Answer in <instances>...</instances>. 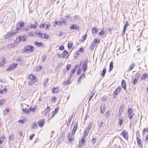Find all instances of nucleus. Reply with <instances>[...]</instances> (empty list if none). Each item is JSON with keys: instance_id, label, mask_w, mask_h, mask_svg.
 <instances>
[{"instance_id": "nucleus-1", "label": "nucleus", "mask_w": 148, "mask_h": 148, "mask_svg": "<svg viewBox=\"0 0 148 148\" xmlns=\"http://www.w3.org/2000/svg\"><path fill=\"white\" fill-rule=\"evenodd\" d=\"M34 50V47L33 46L27 45L24 47L22 52L24 53L30 52H32Z\"/></svg>"}, {"instance_id": "nucleus-2", "label": "nucleus", "mask_w": 148, "mask_h": 148, "mask_svg": "<svg viewBox=\"0 0 148 148\" xmlns=\"http://www.w3.org/2000/svg\"><path fill=\"white\" fill-rule=\"evenodd\" d=\"M28 79L30 80L28 82V85H31L36 81V75L31 74L28 75Z\"/></svg>"}, {"instance_id": "nucleus-3", "label": "nucleus", "mask_w": 148, "mask_h": 148, "mask_svg": "<svg viewBox=\"0 0 148 148\" xmlns=\"http://www.w3.org/2000/svg\"><path fill=\"white\" fill-rule=\"evenodd\" d=\"M17 33L16 32L12 31L6 34L4 37L5 39H7L8 38L11 37L15 35Z\"/></svg>"}, {"instance_id": "nucleus-4", "label": "nucleus", "mask_w": 148, "mask_h": 148, "mask_svg": "<svg viewBox=\"0 0 148 148\" xmlns=\"http://www.w3.org/2000/svg\"><path fill=\"white\" fill-rule=\"evenodd\" d=\"M37 25L38 24L37 22H35L34 24H31L26 27V30L27 31H28L31 28L35 29L36 28Z\"/></svg>"}, {"instance_id": "nucleus-5", "label": "nucleus", "mask_w": 148, "mask_h": 148, "mask_svg": "<svg viewBox=\"0 0 148 148\" xmlns=\"http://www.w3.org/2000/svg\"><path fill=\"white\" fill-rule=\"evenodd\" d=\"M127 114L129 118L130 119H132L134 115V113L131 108H128L127 110Z\"/></svg>"}, {"instance_id": "nucleus-6", "label": "nucleus", "mask_w": 148, "mask_h": 148, "mask_svg": "<svg viewBox=\"0 0 148 148\" xmlns=\"http://www.w3.org/2000/svg\"><path fill=\"white\" fill-rule=\"evenodd\" d=\"M17 65V64L13 63L9 66L7 70L8 71H11L12 69L16 67Z\"/></svg>"}, {"instance_id": "nucleus-7", "label": "nucleus", "mask_w": 148, "mask_h": 148, "mask_svg": "<svg viewBox=\"0 0 148 148\" xmlns=\"http://www.w3.org/2000/svg\"><path fill=\"white\" fill-rule=\"evenodd\" d=\"M87 63L88 61L87 60H85L84 62L83 65V71L84 72H85L87 69Z\"/></svg>"}, {"instance_id": "nucleus-8", "label": "nucleus", "mask_w": 148, "mask_h": 148, "mask_svg": "<svg viewBox=\"0 0 148 148\" xmlns=\"http://www.w3.org/2000/svg\"><path fill=\"white\" fill-rule=\"evenodd\" d=\"M136 138L137 143L138 146L140 147H142L143 145H142V141L137 136L136 137Z\"/></svg>"}, {"instance_id": "nucleus-9", "label": "nucleus", "mask_w": 148, "mask_h": 148, "mask_svg": "<svg viewBox=\"0 0 148 148\" xmlns=\"http://www.w3.org/2000/svg\"><path fill=\"white\" fill-rule=\"evenodd\" d=\"M74 135H72V134H71L69 132L68 135V139L69 141L71 142L73 141V136Z\"/></svg>"}, {"instance_id": "nucleus-10", "label": "nucleus", "mask_w": 148, "mask_h": 148, "mask_svg": "<svg viewBox=\"0 0 148 148\" xmlns=\"http://www.w3.org/2000/svg\"><path fill=\"white\" fill-rule=\"evenodd\" d=\"M70 29L71 30L79 29V27L77 25L72 24L71 25V26L70 27Z\"/></svg>"}, {"instance_id": "nucleus-11", "label": "nucleus", "mask_w": 148, "mask_h": 148, "mask_svg": "<svg viewBox=\"0 0 148 148\" xmlns=\"http://www.w3.org/2000/svg\"><path fill=\"white\" fill-rule=\"evenodd\" d=\"M122 135L125 139L127 140L128 138V133L125 130L123 131Z\"/></svg>"}, {"instance_id": "nucleus-12", "label": "nucleus", "mask_w": 148, "mask_h": 148, "mask_svg": "<svg viewBox=\"0 0 148 148\" xmlns=\"http://www.w3.org/2000/svg\"><path fill=\"white\" fill-rule=\"evenodd\" d=\"M77 123H75L74 126L73 127V128L72 130V135H74L76 132V130H77Z\"/></svg>"}, {"instance_id": "nucleus-13", "label": "nucleus", "mask_w": 148, "mask_h": 148, "mask_svg": "<svg viewBox=\"0 0 148 148\" xmlns=\"http://www.w3.org/2000/svg\"><path fill=\"white\" fill-rule=\"evenodd\" d=\"M68 52L64 50L62 53V57L64 58H67L68 55Z\"/></svg>"}, {"instance_id": "nucleus-14", "label": "nucleus", "mask_w": 148, "mask_h": 148, "mask_svg": "<svg viewBox=\"0 0 148 148\" xmlns=\"http://www.w3.org/2000/svg\"><path fill=\"white\" fill-rule=\"evenodd\" d=\"M84 130L85 131L84 133V135L83 136L84 137H85L88 135L90 131L89 130H87V128L86 127L84 128Z\"/></svg>"}, {"instance_id": "nucleus-15", "label": "nucleus", "mask_w": 148, "mask_h": 148, "mask_svg": "<svg viewBox=\"0 0 148 148\" xmlns=\"http://www.w3.org/2000/svg\"><path fill=\"white\" fill-rule=\"evenodd\" d=\"M122 86L123 88H124L125 90H126V84L125 82V81L123 79L122 81L121 82Z\"/></svg>"}, {"instance_id": "nucleus-16", "label": "nucleus", "mask_w": 148, "mask_h": 148, "mask_svg": "<svg viewBox=\"0 0 148 148\" xmlns=\"http://www.w3.org/2000/svg\"><path fill=\"white\" fill-rule=\"evenodd\" d=\"M44 121V119H42L40 121H39L38 122V124L40 127H42L43 125Z\"/></svg>"}, {"instance_id": "nucleus-17", "label": "nucleus", "mask_w": 148, "mask_h": 148, "mask_svg": "<svg viewBox=\"0 0 148 148\" xmlns=\"http://www.w3.org/2000/svg\"><path fill=\"white\" fill-rule=\"evenodd\" d=\"M93 124V122L92 121H90L89 122L88 128H87L88 130L90 131L92 126Z\"/></svg>"}, {"instance_id": "nucleus-18", "label": "nucleus", "mask_w": 148, "mask_h": 148, "mask_svg": "<svg viewBox=\"0 0 148 148\" xmlns=\"http://www.w3.org/2000/svg\"><path fill=\"white\" fill-rule=\"evenodd\" d=\"M4 58L3 57L0 59V66H3L4 62Z\"/></svg>"}, {"instance_id": "nucleus-19", "label": "nucleus", "mask_w": 148, "mask_h": 148, "mask_svg": "<svg viewBox=\"0 0 148 148\" xmlns=\"http://www.w3.org/2000/svg\"><path fill=\"white\" fill-rule=\"evenodd\" d=\"M106 109L105 106L103 105L101 107V112L102 113H103L105 112Z\"/></svg>"}, {"instance_id": "nucleus-20", "label": "nucleus", "mask_w": 148, "mask_h": 148, "mask_svg": "<svg viewBox=\"0 0 148 148\" xmlns=\"http://www.w3.org/2000/svg\"><path fill=\"white\" fill-rule=\"evenodd\" d=\"M85 141V139L84 138H82L79 142V146H80V145L82 146V145H83L84 144Z\"/></svg>"}, {"instance_id": "nucleus-21", "label": "nucleus", "mask_w": 148, "mask_h": 148, "mask_svg": "<svg viewBox=\"0 0 148 148\" xmlns=\"http://www.w3.org/2000/svg\"><path fill=\"white\" fill-rule=\"evenodd\" d=\"M100 42V40L97 38H95L93 42L95 45H96V43H99Z\"/></svg>"}, {"instance_id": "nucleus-22", "label": "nucleus", "mask_w": 148, "mask_h": 148, "mask_svg": "<svg viewBox=\"0 0 148 148\" xmlns=\"http://www.w3.org/2000/svg\"><path fill=\"white\" fill-rule=\"evenodd\" d=\"M98 31V30L95 27H93L92 29V33L93 34L96 33Z\"/></svg>"}, {"instance_id": "nucleus-23", "label": "nucleus", "mask_w": 148, "mask_h": 148, "mask_svg": "<svg viewBox=\"0 0 148 148\" xmlns=\"http://www.w3.org/2000/svg\"><path fill=\"white\" fill-rule=\"evenodd\" d=\"M58 108H56L54 111V112H53V114H52L51 118H52L57 113V112H58Z\"/></svg>"}, {"instance_id": "nucleus-24", "label": "nucleus", "mask_w": 148, "mask_h": 148, "mask_svg": "<svg viewBox=\"0 0 148 148\" xmlns=\"http://www.w3.org/2000/svg\"><path fill=\"white\" fill-rule=\"evenodd\" d=\"M123 105H121L120 107V109L119 111V113L120 115H121L122 112L123 111Z\"/></svg>"}, {"instance_id": "nucleus-25", "label": "nucleus", "mask_w": 148, "mask_h": 148, "mask_svg": "<svg viewBox=\"0 0 148 148\" xmlns=\"http://www.w3.org/2000/svg\"><path fill=\"white\" fill-rule=\"evenodd\" d=\"M34 44L36 46L40 47L42 46V43L41 42H38L36 41L34 42Z\"/></svg>"}, {"instance_id": "nucleus-26", "label": "nucleus", "mask_w": 148, "mask_h": 148, "mask_svg": "<svg viewBox=\"0 0 148 148\" xmlns=\"http://www.w3.org/2000/svg\"><path fill=\"white\" fill-rule=\"evenodd\" d=\"M22 111L25 113H27L28 114H29L30 112L29 110L27 109L26 108L24 109H22Z\"/></svg>"}, {"instance_id": "nucleus-27", "label": "nucleus", "mask_w": 148, "mask_h": 148, "mask_svg": "<svg viewBox=\"0 0 148 148\" xmlns=\"http://www.w3.org/2000/svg\"><path fill=\"white\" fill-rule=\"evenodd\" d=\"M113 63L112 62H111L110 64L109 71H111L113 69Z\"/></svg>"}, {"instance_id": "nucleus-28", "label": "nucleus", "mask_w": 148, "mask_h": 148, "mask_svg": "<svg viewBox=\"0 0 148 148\" xmlns=\"http://www.w3.org/2000/svg\"><path fill=\"white\" fill-rule=\"evenodd\" d=\"M134 66V64H131L129 66V69L128 70V71H130L132 69H133Z\"/></svg>"}, {"instance_id": "nucleus-29", "label": "nucleus", "mask_w": 148, "mask_h": 148, "mask_svg": "<svg viewBox=\"0 0 148 148\" xmlns=\"http://www.w3.org/2000/svg\"><path fill=\"white\" fill-rule=\"evenodd\" d=\"M59 90V88H53L52 90V91L53 93H56Z\"/></svg>"}, {"instance_id": "nucleus-30", "label": "nucleus", "mask_w": 148, "mask_h": 148, "mask_svg": "<svg viewBox=\"0 0 148 148\" xmlns=\"http://www.w3.org/2000/svg\"><path fill=\"white\" fill-rule=\"evenodd\" d=\"M87 38V35L85 34L83 36L82 38L81 39V40L82 42H84L86 39Z\"/></svg>"}, {"instance_id": "nucleus-31", "label": "nucleus", "mask_w": 148, "mask_h": 148, "mask_svg": "<svg viewBox=\"0 0 148 148\" xmlns=\"http://www.w3.org/2000/svg\"><path fill=\"white\" fill-rule=\"evenodd\" d=\"M19 40L22 42H24L25 41V39L23 36H19Z\"/></svg>"}, {"instance_id": "nucleus-32", "label": "nucleus", "mask_w": 148, "mask_h": 148, "mask_svg": "<svg viewBox=\"0 0 148 148\" xmlns=\"http://www.w3.org/2000/svg\"><path fill=\"white\" fill-rule=\"evenodd\" d=\"M45 33H38V35L40 37H41L42 38H44Z\"/></svg>"}, {"instance_id": "nucleus-33", "label": "nucleus", "mask_w": 148, "mask_h": 148, "mask_svg": "<svg viewBox=\"0 0 148 148\" xmlns=\"http://www.w3.org/2000/svg\"><path fill=\"white\" fill-rule=\"evenodd\" d=\"M138 80V79L137 78H135L132 81V83L134 84H136Z\"/></svg>"}, {"instance_id": "nucleus-34", "label": "nucleus", "mask_w": 148, "mask_h": 148, "mask_svg": "<svg viewBox=\"0 0 148 148\" xmlns=\"http://www.w3.org/2000/svg\"><path fill=\"white\" fill-rule=\"evenodd\" d=\"M146 77L147 74L145 73L143 74L141 77V79L144 80Z\"/></svg>"}, {"instance_id": "nucleus-35", "label": "nucleus", "mask_w": 148, "mask_h": 148, "mask_svg": "<svg viewBox=\"0 0 148 148\" xmlns=\"http://www.w3.org/2000/svg\"><path fill=\"white\" fill-rule=\"evenodd\" d=\"M67 20H68V19L66 18H65L64 20H62L63 25L64 24L66 26L67 25V23L66 21Z\"/></svg>"}, {"instance_id": "nucleus-36", "label": "nucleus", "mask_w": 148, "mask_h": 148, "mask_svg": "<svg viewBox=\"0 0 148 148\" xmlns=\"http://www.w3.org/2000/svg\"><path fill=\"white\" fill-rule=\"evenodd\" d=\"M106 69L104 68L103 70L102 71V73L101 74V75L103 77L104 76L105 74L106 73Z\"/></svg>"}, {"instance_id": "nucleus-37", "label": "nucleus", "mask_w": 148, "mask_h": 148, "mask_svg": "<svg viewBox=\"0 0 148 148\" xmlns=\"http://www.w3.org/2000/svg\"><path fill=\"white\" fill-rule=\"evenodd\" d=\"M29 112L31 111L33 112H34L36 111V110L34 108H32V107L29 108Z\"/></svg>"}, {"instance_id": "nucleus-38", "label": "nucleus", "mask_w": 148, "mask_h": 148, "mask_svg": "<svg viewBox=\"0 0 148 148\" xmlns=\"http://www.w3.org/2000/svg\"><path fill=\"white\" fill-rule=\"evenodd\" d=\"M21 27H21L19 25H18L17 26V27H16V29L14 31L16 32H17V30H20L21 29Z\"/></svg>"}, {"instance_id": "nucleus-39", "label": "nucleus", "mask_w": 148, "mask_h": 148, "mask_svg": "<svg viewBox=\"0 0 148 148\" xmlns=\"http://www.w3.org/2000/svg\"><path fill=\"white\" fill-rule=\"evenodd\" d=\"M6 90L7 89L6 88H4L3 90L0 89V93L3 94V92H5Z\"/></svg>"}, {"instance_id": "nucleus-40", "label": "nucleus", "mask_w": 148, "mask_h": 148, "mask_svg": "<svg viewBox=\"0 0 148 148\" xmlns=\"http://www.w3.org/2000/svg\"><path fill=\"white\" fill-rule=\"evenodd\" d=\"M7 46L8 47L12 48L14 46V45L13 44H9L7 45Z\"/></svg>"}, {"instance_id": "nucleus-41", "label": "nucleus", "mask_w": 148, "mask_h": 148, "mask_svg": "<svg viewBox=\"0 0 148 148\" xmlns=\"http://www.w3.org/2000/svg\"><path fill=\"white\" fill-rule=\"evenodd\" d=\"M42 66H38L36 69V71H40L42 68Z\"/></svg>"}, {"instance_id": "nucleus-42", "label": "nucleus", "mask_w": 148, "mask_h": 148, "mask_svg": "<svg viewBox=\"0 0 148 148\" xmlns=\"http://www.w3.org/2000/svg\"><path fill=\"white\" fill-rule=\"evenodd\" d=\"M65 18H66L68 20H70L71 19V17L70 15H68L65 16Z\"/></svg>"}, {"instance_id": "nucleus-43", "label": "nucleus", "mask_w": 148, "mask_h": 148, "mask_svg": "<svg viewBox=\"0 0 148 148\" xmlns=\"http://www.w3.org/2000/svg\"><path fill=\"white\" fill-rule=\"evenodd\" d=\"M14 135L13 134H11L10 136L9 137V139L10 140H12L14 139Z\"/></svg>"}, {"instance_id": "nucleus-44", "label": "nucleus", "mask_w": 148, "mask_h": 148, "mask_svg": "<svg viewBox=\"0 0 148 148\" xmlns=\"http://www.w3.org/2000/svg\"><path fill=\"white\" fill-rule=\"evenodd\" d=\"M95 46V45L94 44L93 42H92L90 46L91 49H93L94 48Z\"/></svg>"}, {"instance_id": "nucleus-45", "label": "nucleus", "mask_w": 148, "mask_h": 148, "mask_svg": "<svg viewBox=\"0 0 148 148\" xmlns=\"http://www.w3.org/2000/svg\"><path fill=\"white\" fill-rule=\"evenodd\" d=\"M62 21H58V25L59 26H62L63 25V23H62Z\"/></svg>"}, {"instance_id": "nucleus-46", "label": "nucleus", "mask_w": 148, "mask_h": 148, "mask_svg": "<svg viewBox=\"0 0 148 148\" xmlns=\"http://www.w3.org/2000/svg\"><path fill=\"white\" fill-rule=\"evenodd\" d=\"M71 67V65L70 64L67 65L66 67V71H68L69 70V69Z\"/></svg>"}, {"instance_id": "nucleus-47", "label": "nucleus", "mask_w": 148, "mask_h": 148, "mask_svg": "<svg viewBox=\"0 0 148 148\" xmlns=\"http://www.w3.org/2000/svg\"><path fill=\"white\" fill-rule=\"evenodd\" d=\"M110 111L109 110V111H108L105 114V116L106 117H108V115L109 114H110Z\"/></svg>"}, {"instance_id": "nucleus-48", "label": "nucleus", "mask_w": 148, "mask_h": 148, "mask_svg": "<svg viewBox=\"0 0 148 148\" xmlns=\"http://www.w3.org/2000/svg\"><path fill=\"white\" fill-rule=\"evenodd\" d=\"M104 31L103 30H102L99 33V35L100 36H102L103 35H104Z\"/></svg>"}, {"instance_id": "nucleus-49", "label": "nucleus", "mask_w": 148, "mask_h": 148, "mask_svg": "<svg viewBox=\"0 0 148 148\" xmlns=\"http://www.w3.org/2000/svg\"><path fill=\"white\" fill-rule=\"evenodd\" d=\"M72 46V44L71 43L69 42L68 44V47L69 48H71Z\"/></svg>"}, {"instance_id": "nucleus-50", "label": "nucleus", "mask_w": 148, "mask_h": 148, "mask_svg": "<svg viewBox=\"0 0 148 148\" xmlns=\"http://www.w3.org/2000/svg\"><path fill=\"white\" fill-rule=\"evenodd\" d=\"M24 24V22H20L19 24H18V25H19L20 26H21V27H23Z\"/></svg>"}, {"instance_id": "nucleus-51", "label": "nucleus", "mask_w": 148, "mask_h": 148, "mask_svg": "<svg viewBox=\"0 0 148 148\" xmlns=\"http://www.w3.org/2000/svg\"><path fill=\"white\" fill-rule=\"evenodd\" d=\"M25 120H19L18 122L20 123L23 124L24 123Z\"/></svg>"}, {"instance_id": "nucleus-52", "label": "nucleus", "mask_w": 148, "mask_h": 148, "mask_svg": "<svg viewBox=\"0 0 148 148\" xmlns=\"http://www.w3.org/2000/svg\"><path fill=\"white\" fill-rule=\"evenodd\" d=\"M50 108L49 106H47V108H46V111L47 112H49V111H50Z\"/></svg>"}, {"instance_id": "nucleus-53", "label": "nucleus", "mask_w": 148, "mask_h": 148, "mask_svg": "<svg viewBox=\"0 0 148 148\" xmlns=\"http://www.w3.org/2000/svg\"><path fill=\"white\" fill-rule=\"evenodd\" d=\"M34 136V134H33L32 135H30L29 137V140H32L33 139V138Z\"/></svg>"}, {"instance_id": "nucleus-54", "label": "nucleus", "mask_w": 148, "mask_h": 148, "mask_svg": "<svg viewBox=\"0 0 148 148\" xmlns=\"http://www.w3.org/2000/svg\"><path fill=\"white\" fill-rule=\"evenodd\" d=\"M44 36L45 37L44 38L45 39H48V38H49V36L47 34H45Z\"/></svg>"}, {"instance_id": "nucleus-55", "label": "nucleus", "mask_w": 148, "mask_h": 148, "mask_svg": "<svg viewBox=\"0 0 148 148\" xmlns=\"http://www.w3.org/2000/svg\"><path fill=\"white\" fill-rule=\"evenodd\" d=\"M50 25L49 24H47L46 25V27L45 29H49L50 28Z\"/></svg>"}, {"instance_id": "nucleus-56", "label": "nucleus", "mask_w": 148, "mask_h": 148, "mask_svg": "<svg viewBox=\"0 0 148 148\" xmlns=\"http://www.w3.org/2000/svg\"><path fill=\"white\" fill-rule=\"evenodd\" d=\"M46 58V56H43L41 58V60L42 61H44L45 60V59Z\"/></svg>"}, {"instance_id": "nucleus-57", "label": "nucleus", "mask_w": 148, "mask_h": 148, "mask_svg": "<svg viewBox=\"0 0 148 148\" xmlns=\"http://www.w3.org/2000/svg\"><path fill=\"white\" fill-rule=\"evenodd\" d=\"M121 88L120 87H118L116 89V90L117 91V92H119L120 91Z\"/></svg>"}, {"instance_id": "nucleus-58", "label": "nucleus", "mask_w": 148, "mask_h": 148, "mask_svg": "<svg viewBox=\"0 0 148 148\" xmlns=\"http://www.w3.org/2000/svg\"><path fill=\"white\" fill-rule=\"evenodd\" d=\"M93 95H94V94H90V97L89 99V101H90L91 100V99L92 98V97H93Z\"/></svg>"}, {"instance_id": "nucleus-59", "label": "nucleus", "mask_w": 148, "mask_h": 148, "mask_svg": "<svg viewBox=\"0 0 148 148\" xmlns=\"http://www.w3.org/2000/svg\"><path fill=\"white\" fill-rule=\"evenodd\" d=\"M103 124V121L101 122L99 124V128L101 127L102 126Z\"/></svg>"}, {"instance_id": "nucleus-60", "label": "nucleus", "mask_w": 148, "mask_h": 148, "mask_svg": "<svg viewBox=\"0 0 148 148\" xmlns=\"http://www.w3.org/2000/svg\"><path fill=\"white\" fill-rule=\"evenodd\" d=\"M96 138H93L92 139V143L93 144H94L96 142Z\"/></svg>"}, {"instance_id": "nucleus-61", "label": "nucleus", "mask_w": 148, "mask_h": 148, "mask_svg": "<svg viewBox=\"0 0 148 148\" xmlns=\"http://www.w3.org/2000/svg\"><path fill=\"white\" fill-rule=\"evenodd\" d=\"M107 99V97L106 96H105V97H103L101 99H102V100L104 101H105Z\"/></svg>"}, {"instance_id": "nucleus-62", "label": "nucleus", "mask_w": 148, "mask_h": 148, "mask_svg": "<svg viewBox=\"0 0 148 148\" xmlns=\"http://www.w3.org/2000/svg\"><path fill=\"white\" fill-rule=\"evenodd\" d=\"M84 49L82 47V48H80L79 49V50L78 51H79V52H82V53L84 52Z\"/></svg>"}, {"instance_id": "nucleus-63", "label": "nucleus", "mask_w": 148, "mask_h": 148, "mask_svg": "<svg viewBox=\"0 0 148 148\" xmlns=\"http://www.w3.org/2000/svg\"><path fill=\"white\" fill-rule=\"evenodd\" d=\"M82 78H81V77H79V79H78V81L77 82V83L78 84H79L81 82V79Z\"/></svg>"}, {"instance_id": "nucleus-64", "label": "nucleus", "mask_w": 148, "mask_h": 148, "mask_svg": "<svg viewBox=\"0 0 148 148\" xmlns=\"http://www.w3.org/2000/svg\"><path fill=\"white\" fill-rule=\"evenodd\" d=\"M64 49V47L63 46H61L59 47V49L61 50H63Z\"/></svg>"}]
</instances>
